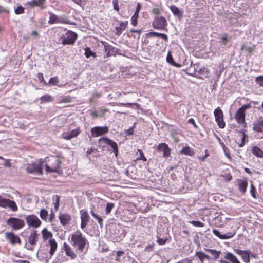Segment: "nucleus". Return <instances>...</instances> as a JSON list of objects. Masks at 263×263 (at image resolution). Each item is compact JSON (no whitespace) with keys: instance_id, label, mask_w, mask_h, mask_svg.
<instances>
[{"instance_id":"20e7f679","label":"nucleus","mask_w":263,"mask_h":263,"mask_svg":"<svg viewBox=\"0 0 263 263\" xmlns=\"http://www.w3.org/2000/svg\"><path fill=\"white\" fill-rule=\"evenodd\" d=\"M251 105L250 103L244 104L237 111L235 118L239 124H246L245 122V111L247 109L250 108Z\"/></svg>"},{"instance_id":"ea45409f","label":"nucleus","mask_w":263,"mask_h":263,"mask_svg":"<svg viewBox=\"0 0 263 263\" xmlns=\"http://www.w3.org/2000/svg\"><path fill=\"white\" fill-rule=\"evenodd\" d=\"M85 55L87 58H89L90 56H93L94 57H96V53L93 52L89 48H85Z\"/></svg>"},{"instance_id":"9b49d317","label":"nucleus","mask_w":263,"mask_h":263,"mask_svg":"<svg viewBox=\"0 0 263 263\" xmlns=\"http://www.w3.org/2000/svg\"><path fill=\"white\" fill-rule=\"evenodd\" d=\"M77 35L76 33L69 31L64 36L62 43L63 45L73 44L76 40Z\"/></svg>"},{"instance_id":"8fccbe9b","label":"nucleus","mask_w":263,"mask_h":263,"mask_svg":"<svg viewBox=\"0 0 263 263\" xmlns=\"http://www.w3.org/2000/svg\"><path fill=\"white\" fill-rule=\"evenodd\" d=\"M112 4L114 5V9L117 11H119V7L118 6V0H112Z\"/></svg>"},{"instance_id":"cd10ccee","label":"nucleus","mask_w":263,"mask_h":263,"mask_svg":"<svg viewBox=\"0 0 263 263\" xmlns=\"http://www.w3.org/2000/svg\"><path fill=\"white\" fill-rule=\"evenodd\" d=\"M238 185L239 191L242 193H245L248 186V182L246 180L239 179L238 180Z\"/></svg>"},{"instance_id":"5701e85b","label":"nucleus","mask_w":263,"mask_h":263,"mask_svg":"<svg viewBox=\"0 0 263 263\" xmlns=\"http://www.w3.org/2000/svg\"><path fill=\"white\" fill-rule=\"evenodd\" d=\"M48 246L50 247L49 253L50 257H51L57 249L58 244L54 239H49L48 241Z\"/></svg>"},{"instance_id":"09e8293b","label":"nucleus","mask_w":263,"mask_h":263,"mask_svg":"<svg viewBox=\"0 0 263 263\" xmlns=\"http://www.w3.org/2000/svg\"><path fill=\"white\" fill-rule=\"evenodd\" d=\"M59 202H60V197L58 195H56V201L54 204V207L56 210H57L59 208Z\"/></svg>"},{"instance_id":"a878e982","label":"nucleus","mask_w":263,"mask_h":263,"mask_svg":"<svg viewBox=\"0 0 263 263\" xmlns=\"http://www.w3.org/2000/svg\"><path fill=\"white\" fill-rule=\"evenodd\" d=\"M70 216L67 214H61L59 216V218L60 221V223L63 225L65 226L68 223L70 220Z\"/></svg>"},{"instance_id":"4be33fe9","label":"nucleus","mask_w":263,"mask_h":263,"mask_svg":"<svg viewBox=\"0 0 263 263\" xmlns=\"http://www.w3.org/2000/svg\"><path fill=\"white\" fill-rule=\"evenodd\" d=\"M66 22L62 17H60L54 14L50 13L49 20L48 23L49 24H52L55 23H65Z\"/></svg>"},{"instance_id":"393cba45","label":"nucleus","mask_w":263,"mask_h":263,"mask_svg":"<svg viewBox=\"0 0 263 263\" xmlns=\"http://www.w3.org/2000/svg\"><path fill=\"white\" fill-rule=\"evenodd\" d=\"M140 9H141L140 4L139 3H138L137 6V8L136 9L135 13L133 15V16H132V17L131 18V23L134 26H136L137 24V18L139 16V13Z\"/></svg>"},{"instance_id":"37998d69","label":"nucleus","mask_w":263,"mask_h":263,"mask_svg":"<svg viewBox=\"0 0 263 263\" xmlns=\"http://www.w3.org/2000/svg\"><path fill=\"white\" fill-rule=\"evenodd\" d=\"M59 83V79L58 77H52L50 78L49 83L53 85H57Z\"/></svg>"},{"instance_id":"72a5a7b5","label":"nucleus","mask_w":263,"mask_h":263,"mask_svg":"<svg viewBox=\"0 0 263 263\" xmlns=\"http://www.w3.org/2000/svg\"><path fill=\"white\" fill-rule=\"evenodd\" d=\"M41 100L42 102H52L54 100V98L52 97L51 95L46 94L43 96L41 98Z\"/></svg>"},{"instance_id":"0e129e2a","label":"nucleus","mask_w":263,"mask_h":263,"mask_svg":"<svg viewBox=\"0 0 263 263\" xmlns=\"http://www.w3.org/2000/svg\"><path fill=\"white\" fill-rule=\"evenodd\" d=\"M133 133H134V130H133V128H132L128 129V130H127L125 132V133L128 135H131L133 134Z\"/></svg>"},{"instance_id":"bb28decb","label":"nucleus","mask_w":263,"mask_h":263,"mask_svg":"<svg viewBox=\"0 0 263 263\" xmlns=\"http://www.w3.org/2000/svg\"><path fill=\"white\" fill-rule=\"evenodd\" d=\"M166 60L167 62L172 66L178 68L181 67L180 64L177 63L174 61L171 51H168Z\"/></svg>"},{"instance_id":"f704fd0d","label":"nucleus","mask_w":263,"mask_h":263,"mask_svg":"<svg viewBox=\"0 0 263 263\" xmlns=\"http://www.w3.org/2000/svg\"><path fill=\"white\" fill-rule=\"evenodd\" d=\"M80 214H81V221H84L88 222L89 217V215H88L87 212L84 210H81Z\"/></svg>"},{"instance_id":"774afa93","label":"nucleus","mask_w":263,"mask_h":263,"mask_svg":"<svg viewBox=\"0 0 263 263\" xmlns=\"http://www.w3.org/2000/svg\"><path fill=\"white\" fill-rule=\"evenodd\" d=\"M160 37H161V38L163 39L165 41H167L168 40L167 36L165 34L161 33Z\"/></svg>"},{"instance_id":"f03ea898","label":"nucleus","mask_w":263,"mask_h":263,"mask_svg":"<svg viewBox=\"0 0 263 263\" xmlns=\"http://www.w3.org/2000/svg\"><path fill=\"white\" fill-rule=\"evenodd\" d=\"M46 170L47 172H59L60 171L61 161L58 157L51 156L46 160Z\"/></svg>"},{"instance_id":"6e6d98bb","label":"nucleus","mask_w":263,"mask_h":263,"mask_svg":"<svg viewBox=\"0 0 263 263\" xmlns=\"http://www.w3.org/2000/svg\"><path fill=\"white\" fill-rule=\"evenodd\" d=\"M90 115L93 118H97L99 117L97 110H91L90 111Z\"/></svg>"},{"instance_id":"dca6fc26","label":"nucleus","mask_w":263,"mask_h":263,"mask_svg":"<svg viewBox=\"0 0 263 263\" xmlns=\"http://www.w3.org/2000/svg\"><path fill=\"white\" fill-rule=\"evenodd\" d=\"M81 133L80 128H77L70 132H64L62 134V138L65 140H70L77 137Z\"/></svg>"},{"instance_id":"7c9ffc66","label":"nucleus","mask_w":263,"mask_h":263,"mask_svg":"<svg viewBox=\"0 0 263 263\" xmlns=\"http://www.w3.org/2000/svg\"><path fill=\"white\" fill-rule=\"evenodd\" d=\"M253 129L257 132H263V120L253 124Z\"/></svg>"},{"instance_id":"f3484780","label":"nucleus","mask_w":263,"mask_h":263,"mask_svg":"<svg viewBox=\"0 0 263 263\" xmlns=\"http://www.w3.org/2000/svg\"><path fill=\"white\" fill-rule=\"evenodd\" d=\"M40 234L35 230H32L28 237V242L31 246H34L38 241Z\"/></svg>"},{"instance_id":"052dcab7","label":"nucleus","mask_w":263,"mask_h":263,"mask_svg":"<svg viewBox=\"0 0 263 263\" xmlns=\"http://www.w3.org/2000/svg\"><path fill=\"white\" fill-rule=\"evenodd\" d=\"M152 12L154 14H158L159 13H160V10L159 8H154L153 10H152Z\"/></svg>"},{"instance_id":"e433bc0d","label":"nucleus","mask_w":263,"mask_h":263,"mask_svg":"<svg viewBox=\"0 0 263 263\" xmlns=\"http://www.w3.org/2000/svg\"><path fill=\"white\" fill-rule=\"evenodd\" d=\"M109 104L112 105V106H114L115 105H119V106H129V107H131L132 106L135 105H138V104L137 103H115V102H111V103H109Z\"/></svg>"},{"instance_id":"c85d7f7f","label":"nucleus","mask_w":263,"mask_h":263,"mask_svg":"<svg viewBox=\"0 0 263 263\" xmlns=\"http://www.w3.org/2000/svg\"><path fill=\"white\" fill-rule=\"evenodd\" d=\"M180 153L185 155L189 156H192L194 155V151L189 146H186L182 148L180 151Z\"/></svg>"},{"instance_id":"1a4fd4ad","label":"nucleus","mask_w":263,"mask_h":263,"mask_svg":"<svg viewBox=\"0 0 263 263\" xmlns=\"http://www.w3.org/2000/svg\"><path fill=\"white\" fill-rule=\"evenodd\" d=\"M215 120L220 128H223L225 127V123L223 121V114L219 107L215 109L214 111Z\"/></svg>"},{"instance_id":"9d476101","label":"nucleus","mask_w":263,"mask_h":263,"mask_svg":"<svg viewBox=\"0 0 263 263\" xmlns=\"http://www.w3.org/2000/svg\"><path fill=\"white\" fill-rule=\"evenodd\" d=\"M219 263H241L237 257L232 253H225L223 259L219 261Z\"/></svg>"},{"instance_id":"49530a36","label":"nucleus","mask_w":263,"mask_h":263,"mask_svg":"<svg viewBox=\"0 0 263 263\" xmlns=\"http://www.w3.org/2000/svg\"><path fill=\"white\" fill-rule=\"evenodd\" d=\"M257 83L261 86H263V76H258L256 78Z\"/></svg>"},{"instance_id":"423d86ee","label":"nucleus","mask_w":263,"mask_h":263,"mask_svg":"<svg viewBox=\"0 0 263 263\" xmlns=\"http://www.w3.org/2000/svg\"><path fill=\"white\" fill-rule=\"evenodd\" d=\"M153 27L157 29H165L167 26V22L165 18L163 16H156L153 23Z\"/></svg>"},{"instance_id":"f257e3e1","label":"nucleus","mask_w":263,"mask_h":263,"mask_svg":"<svg viewBox=\"0 0 263 263\" xmlns=\"http://www.w3.org/2000/svg\"><path fill=\"white\" fill-rule=\"evenodd\" d=\"M71 245L77 250L83 252L89 246V242L80 231H77L71 234Z\"/></svg>"},{"instance_id":"a18cd8bd","label":"nucleus","mask_w":263,"mask_h":263,"mask_svg":"<svg viewBox=\"0 0 263 263\" xmlns=\"http://www.w3.org/2000/svg\"><path fill=\"white\" fill-rule=\"evenodd\" d=\"M255 191H256V189H255V186L253 185V184L252 183H251V184L250 193H251V196L254 198H256Z\"/></svg>"},{"instance_id":"b1692460","label":"nucleus","mask_w":263,"mask_h":263,"mask_svg":"<svg viewBox=\"0 0 263 263\" xmlns=\"http://www.w3.org/2000/svg\"><path fill=\"white\" fill-rule=\"evenodd\" d=\"M42 235L43 241L46 242L48 240L53 239L52 233L49 231L47 228H44L42 231Z\"/></svg>"},{"instance_id":"a211bd4d","label":"nucleus","mask_w":263,"mask_h":263,"mask_svg":"<svg viewBox=\"0 0 263 263\" xmlns=\"http://www.w3.org/2000/svg\"><path fill=\"white\" fill-rule=\"evenodd\" d=\"M157 149L159 152H163V156L164 157H168L170 155L171 149L166 143H162L159 144Z\"/></svg>"},{"instance_id":"6e6552de","label":"nucleus","mask_w":263,"mask_h":263,"mask_svg":"<svg viewBox=\"0 0 263 263\" xmlns=\"http://www.w3.org/2000/svg\"><path fill=\"white\" fill-rule=\"evenodd\" d=\"M7 224L10 226L14 230H18L24 226L25 222L22 219L10 217L7 220Z\"/></svg>"},{"instance_id":"338daca9","label":"nucleus","mask_w":263,"mask_h":263,"mask_svg":"<svg viewBox=\"0 0 263 263\" xmlns=\"http://www.w3.org/2000/svg\"><path fill=\"white\" fill-rule=\"evenodd\" d=\"M256 258L257 257V254L256 253H252L251 250H250V258Z\"/></svg>"},{"instance_id":"e2e57ef3","label":"nucleus","mask_w":263,"mask_h":263,"mask_svg":"<svg viewBox=\"0 0 263 263\" xmlns=\"http://www.w3.org/2000/svg\"><path fill=\"white\" fill-rule=\"evenodd\" d=\"M87 223H88V222H87V221H81V228L82 229H84L87 225Z\"/></svg>"},{"instance_id":"412c9836","label":"nucleus","mask_w":263,"mask_h":263,"mask_svg":"<svg viewBox=\"0 0 263 263\" xmlns=\"http://www.w3.org/2000/svg\"><path fill=\"white\" fill-rule=\"evenodd\" d=\"M105 52L107 53V57L115 55L117 53V49L106 43L104 44Z\"/></svg>"},{"instance_id":"f8f14e48","label":"nucleus","mask_w":263,"mask_h":263,"mask_svg":"<svg viewBox=\"0 0 263 263\" xmlns=\"http://www.w3.org/2000/svg\"><path fill=\"white\" fill-rule=\"evenodd\" d=\"M109 131L108 126H96L91 128V134L92 137H98L107 133Z\"/></svg>"},{"instance_id":"2eb2a0df","label":"nucleus","mask_w":263,"mask_h":263,"mask_svg":"<svg viewBox=\"0 0 263 263\" xmlns=\"http://www.w3.org/2000/svg\"><path fill=\"white\" fill-rule=\"evenodd\" d=\"M234 251L237 255L241 257L243 262L250 263V250H242L239 249H235Z\"/></svg>"},{"instance_id":"aec40b11","label":"nucleus","mask_w":263,"mask_h":263,"mask_svg":"<svg viewBox=\"0 0 263 263\" xmlns=\"http://www.w3.org/2000/svg\"><path fill=\"white\" fill-rule=\"evenodd\" d=\"M63 249L65 251V254L67 256L70 257L71 259H74L77 255L72 250L71 247L66 242L63 244Z\"/></svg>"},{"instance_id":"ddd939ff","label":"nucleus","mask_w":263,"mask_h":263,"mask_svg":"<svg viewBox=\"0 0 263 263\" xmlns=\"http://www.w3.org/2000/svg\"><path fill=\"white\" fill-rule=\"evenodd\" d=\"M26 223L29 227L33 228H38L41 224L42 222L40 219L34 215H28L26 217Z\"/></svg>"},{"instance_id":"13d9d810","label":"nucleus","mask_w":263,"mask_h":263,"mask_svg":"<svg viewBox=\"0 0 263 263\" xmlns=\"http://www.w3.org/2000/svg\"><path fill=\"white\" fill-rule=\"evenodd\" d=\"M188 123L193 124V126H194V127H195L196 128H198L197 125L195 123L194 120L193 118L189 119L188 120Z\"/></svg>"},{"instance_id":"4d7b16f0","label":"nucleus","mask_w":263,"mask_h":263,"mask_svg":"<svg viewBox=\"0 0 263 263\" xmlns=\"http://www.w3.org/2000/svg\"><path fill=\"white\" fill-rule=\"evenodd\" d=\"M45 0H36V6H41L43 5L45 3Z\"/></svg>"},{"instance_id":"7ed1b4c3","label":"nucleus","mask_w":263,"mask_h":263,"mask_svg":"<svg viewBox=\"0 0 263 263\" xmlns=\"http://www.w3.org/2000/svg\"><path fill=\"white\" fill-rule=\"evenodd\" d=\"M44 161L42 159L40 160L39 164L34 162L28 164L26 167V171L28 173L35 175H42L43 165Z\"/></svg>"},{"instance_id":"c03bdc74","label":"nucleus","mask_w":263,"mask_h":263,"mask_svg":"<svg viewBox=\"0 0 263 263\" xmlns=\"http://www.w3.org/2000/svg\"><path fill=\"white\" fill-rule=\"evenodd\" d=\"M24 7L20 5L15 9L14 12L16 14H21L24 13Z\"/></svg>"},{"instance_id":"c756f323","label":"nucleus","mask_w":263,"mask_h":263,"mask_svg":"<svg viewBox=\"0 0 263 263\" xmlns=\"http://www.w3.org/2000/svg\"><path fill=\"white\" fill-rule=\"evenodd\" d=\"M170 9L173 14L180 18L182 16V13L180 11L179 9L175 5L170 6Z\"/></svg>"},{"instance_id":"4c0bfd02","label":"nucleus","mask_w":263,"mask_h":263,"mask_svg":"<svg viewBox=\"0 0 263 263\" xmlns=\"http://www.w3.org/2000/svg\"><path fill=\"white\" fill-rule=\"evenodd\" d=\"M209 252H210L212 255H213L214 259H217L219 258L220 252L216 251V250L213 249H208L207 250Z\"/></svg>"},{"instance_id":"c9c22d12","label":"nucleus","mask_w":263,"mask_h":263,"mask_svg":"<svg viewBox=\"0 0 263 263\" xmlns=\"http://www.w3.org/2000/svg\"><path fill=\"white\" fill-rule=\"evenodd\" d=\"M98 112V116L99 117H102L105 115V113L109 111V109L104 107H100L97 109Z\"/></svg>"},{"instance_id":"2f4dec72","label":"nucleus","mask_w":263,"mask_h":263,"mask_svg":"<svg viewBox=\"0 0 263 263\" xmlns=\"http://www.w3.org/2000/svg\"><path fill=\"white\" fill-rule=\"evenodd\" d=\"M195 256L199 258L201 263H203L204 260L206 259L208 260L210 259V257L201 251L196 252Z\"/></svg>"},{"instance_id":"5fc2aeb1","label":"nucleus","mask_w":263,"mask_h":263,"mask_svg":"<svg viewBox=\"0 0 263 263\" xmlns=\"http://www.w3.org/2000/svg\"><path fill=\"white\" fill-rule=\"evenodd\" d=\"M72 1H73L77 4L80 5V6H82V5H84V3H85V0H72Z\"/></svg>"},{"instance_id":"0eeeda50","label":"nucleus","mask_w":263,"mask_h":263,"mask_svg":"<svg viewBox=\"0 0 263 263\" xmlns=\"http://www.w3.org/2000/svg\"><path fill=\"white\" fill-rule=\"evenodd\" d=\"M99 143L101 144H106L112 148L115 155L116 157L118 156V148L117 143L113 140L104 137L99 139Z\"/></svg>"},{"instance_id":"4468645a","label":"nucleus","mask_w":263,"mask_h":263,"mask_svg":"<svg viewBox=\"0 0 263 263\" xmlns=\"http://www.w3.org/2000/svg\"><path fill=\"white\" fill-rule=\"evenodd\" d=\"M213 233L221 239H228L232 238L236 234V230L232 229L230 232L227 233L225 234H221L218 230L213 229L212 231Z\"/></svg>"},{"instance_id":"58836bf2","label":"nucleus","mask_w":263,"mask_h":263,"mask_svg":"<svg viewBox=\"0 0 263 263\" xmlns=\"http://www.w3.org/2000/svg\"><path fill=\"white\" fill-rule=\"evenodd\" d=\"M48 215V213L47 210L45 209H42L40 211V216L42 219L44 220H46Z\"/></svg>"},{"instance_id":"de8ad7c7","label":"nucleus","mask_w":263,"mask_h":263,"mask_svg":"<svg viewBox=\"0 0 263 263\" xmlns=\"http://www.w3.org/2000/svg\"><path fill=\"white\" fill-rule=\"evenodd\" d=\"M138 151L139 152L140 154V157L138 158L139 160H142L144 161H146L147 159L146 157L144 156V154L142 150L138 149Z\"/></svg>"},{"instance_id":"a19ab883","label":"nucleus","mask_w":263,"mask_h":263,"mask_svg":"<svg viewBox=\"0 0 263 263\" xmlns=\"http://www.w3.org/2000/svg\"><path fill=\"white\" fill-rule=\"evenodd\" d=\"M114 207V204L112 203H107L106 204L105 212L106 214H110L111 210Z\"/></svg>"},{"instance_id":"bf43d9fd","label":"nucleus","mask_w":263,"mask_h":263,"mask_svg":"<svg viewBox=\"0 0 263 263\" xmlns=\"http://www.w3.org/2000/svg\"><path fill=\"white\" fill-rule=\"evenodd\" d=\"M200 72L201 74H208L209 73L208 70L207 68L203 67V68H201L200 69Z\"/></svg>"},{"instance_id":"603ef678","label":"nucleus","mask_w":263,"mask_h":263,"mask_svg":"<svg viewBox=\"0 0 263 263\" xmlns=\"http://www.w3.org/2000/svg\"><path fill=\"white\" fill-rule=\"evenodd\" d=\"M166 241V239H162V238H161L159 237L158 238L157 240V242L160 245H164Z\"/></svg>"},{"instance_id":"6ab92c4d","label":"nucleus","mask_w":263,"mask_h":263,"mask_svg":"<svg viewBox=\"0 0 263 263\" xmlns=\"http://www.w3.org/2000/svg\"><path fill=\"white\" fill-rule=\"evenodd\" d=\"M6 237L12 244L21 243V239L19 237L13 233L7 232L5 233Z\"/></svg>"},{"instance_id":"69168bd1","label":"nucleus","mask_w":263,"mask_h":263,"mask_svg":"<svg viewBox=\"0 0 263 263\" xmlns=\"http://www.w3.org/2000/svg\"><path fill=\"white\" fill-rule=\"evenodd\" d=\"M38 78L41 82H44V77L43 73H39L38 74Z\"/></svg>"},{"instance_id":"79ce46f5","label":"nucleus","mask_w":263,"mask_h":263,"mask_svg":"<svg viewBox=\"0 0 263 263\" xmlns=\"http://www.w3.org/2000/svg\"><path fill=\"white\" fill-rule=\"evenodd\" d=\"M190 223H191L192 225H193L195 227H204V223H202L200 221H191L189 222Z\"/></svg>"},{"instance_id":"864d4df0","label":"nucleus","mask_w":263,"mask_h":263,"mask_svg":"<svg viewBox=\"0 0 263 263\" xmlns=\"http://www.w3.org/2000/svg\"><path fill=\"white\" fill-rule=\"evenodd\" d=\"M160 33L151 32L148 33V36L160 37Z\"/></svg>"},{"instance_id":"39448f33","label":"nucleus","mask_w":263,"mask_h":263,"mask_svg":"<svg viewBox=\"0 0 263 263\" xmlns=\"http://www.w3.org/2000/svg\"><path fill=\"white\" fill-rule=\"evenodd\" d=\"M0 206L7 208H9L13 211H16L17 210V206L14 201L8 199L4 198L0 195Z\"/></svg>"},{"instance_id":"3c124183","label":"nucleus","mask_w":263,"mask_h":263,"mask_svg":"<svg viewBox=\"0 0 263 263\" xmlns=\"http://www.w3.org/2000/svg\"><path fill=\"white\" fill-rule=\"evenodd\" d=\"M127 25H128V21H126L124 22H122L120 24V28L122 29V30H124Z\"/></svg>"},{"instance_id":"680f3d73","label":"nucleus","mask_w":263,"mask_h":263,"mask_svg":"<svg viewBox=\"0 0 263 263\" xmlns=\"http://www.w3.org/2000/svg\"><path fill=\"white\" fill-rule=\"evenodd\" d=\"M153 245H149L148 246H147L144 249L145 251H151L153 250Z\"/></svg>"},{"instance_id":"473e14b6","label":"nucleus","mask_w":263,"mask_h":263,"mask_svg":"<svg viewBox=\"0 0 263 263\" xmlns=\"http://www.w3.org/2000/svg\"><path fill=\"white\" fill-rule=\"evenodd\" d=\"M252 153L257 157H263V151L257 146L253 147Z\"/></svg>"}]
</instances>
